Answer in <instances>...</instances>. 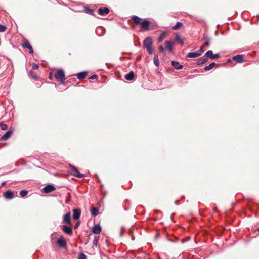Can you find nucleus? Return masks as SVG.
Wrapping results in <instances>:
<instances>
[{
  "label": "nucleus",
  "mask_w": 259,
  "mask_h": 259,
  "mask_svg": "<svg viewBox=\"0 0 259 259\" xmlns=\"http://www.w3.org/2000/svg\"><path fill=\"white\" fill-rule=\"evenodd\" d=\"M28 194V191H26V190H22L20 191V195L22 196V197H24L26 195H27Z\"/></svg>",
  "instance_id": "nucleus-32"
},
{
  "label": "nucleus",
  "mask_w": 259,
  "mask_h": 259,
  "mask_svg": "<svg viewBox=\"0 0 259 259\" xmlns=\"http://www.w3.org/2000/svg\"><path fill=\"white\" fill-rule=\"evenodd\" d=\"M73 218L75 220L78 219L81 215V211L78 209H73Z\"/></svg>",
  "instance_id": "nucleus-12"
},
{
  "label": "nucleus",
  "mask_w": 259,
  "mask_h": 259,
  "mask_svg": "<svg viewBox=\"0 0 259 259\" xmlns=\"http://www.w3.org/2000/svg\"><path fill=\"white\" fill-rule=\"evenodd\" d=\"M99 238L98 236H95L93 241V245L97 246Z\"/></svg>",
  "instance_id": "nucleus-33"
},
{
  "label": "nucleus",
  "mask_w": 259,
  "mask_h": 259,
  "mask_svg": "<svg viewBox=\"0 0 259 259\" xmlns=\"http://www.w3.org/2000/svg\"><path fill=\"white\" fill-rule=\"evenodd\" d=\"M165 35H166L165 32H163L161 34V35L158 37V42H162L163 40V39L165 37Z\"/></svg>",
  "instance_id": "nucleus-27"
},
{
  "label": "nucleus",
  "mask_w": 259,
  "mask_h": 259,
  "mask_svg": "<svg viewBox=\"0 0 259 259\" xmlns=\"http://www.w3.org/2000/svg\"><path fill=\"white\" fill-rule=\"evenodd\" d=\"M0 127L2 130H6L8 128V125L2 123H0Z\"/></svg>",
  "instance_id": "nucleus-34"
},
{
  "label": "nucleus",
  "mask_w": 259,
  "mask_h": 259,
  "mask_svg": "<svg viewBox=\"0 0 259 259\" xmlns=\"http://www.w3.org/2000/svg\"><path fill=\"white\" fill-rule=\"evenodd\" d=\"M109 9L107 7H100L98 9L99 14L101 15L107 14L109 13Z\"/></svg>",
  "instance_id": "nucleus-10"
},
{
  "label": "nucleus",
  "mask_w": 259,
  "mask_h": 259,
  "mask_svg": "<svg viewBox=\"0 0 259 259\" xmlns=\"http://www.w3.org/2000/svg\"><path fill=\"white\" fill-rule=\"evenodd\" d=\"M30 74L31 75V76L35 80H38V76H37V75L33 72L32 71H31L30 72Z\"/></svg>",
  "instance_id": "nucleus-31"
},
{
  "label": "nucleus",
  "mask_w": 259,
  "mask_h": 259,
  "mask_svg": "<svg viewBox=\"0 0 259 259\" xmlns=\"http://www.w3.org/2000/svg\"><path fill=\"white\" fill-rule=\"evenodd\" d=\"M216 65L215 63L212 62L209 64V66H206L204 67V70L206 71H208L212 69Z\"/></svg>",
  "instance_id": "nucleus-24"
},
{
  "label": "nucleus",
  "mask_w": 259,
  "mask_h": 259,
  "mask_svg": "<svg viewBox=\"0 0 259 259\" xmlns=\"http://www.w3.org/2000/svg\"><path fill=\"white\" fill-rule=\"evenodd\" d=\"M204 52L203 50V46L200 47V49L195 52H190L187 55V57L188 58H196L200 56Z\"/></svg>",
  "instance_id": "nucleus-4"
},
{
  "label": "nucleus",
  "mask_w": 259,
  "mask_h": 259,
  "mask_svg": "<svg viewBox=\"0 0 259 259\" xmlns=\"http://www.w3.org/2000/svg\"><path fill=\"white\" fill-rule=\"evenodd\" d=\"M258 231H259V228L258 229Z\"/></svg>",
  "instance_id": "nucleus-45"
},
{
  "label": "nucleus",
  "mask_w": 259,
  "mask_h": 259,
  "mask_svg": "<svg viewBox=\"0 0 259 259\" xmlns=\"http://www.w3.org/2000/svg\"><path fill=\"white\" fill-rule=\"evenodd\" d=\"M220 56L219 54H215L213 55L212 60L218 59V58H220Z\"/></svg>",
  "instance_id": "nucleus-40"
},
{
  "label": "nucleus",
  "mask_w": 259,
  "mask_h": 259,
  "mask_svg": "<svg viewBox=\"0 0 259 259\" xmlns=\"http://www.w3.org/2000/svg\"><path fill=\"white\" fill-rule=\"evenodd\" d=\"M65 79H60V80H58V81L60 82V83L61 84L65 85V82L64 81Z\"/></svg>",
  "instance_id": "nucleus-41"
},
{
  "label": "nucleus",
  "mask_w": 259,
  "mask_h": 259,
  "mask_svg": "<svg viewBox=\"0 0 259 259\" xmlns=\"http://www.w3.org/2000/svg\"><path fill=\"white\" fill-rule=\"evenodd\" d=\"M54 77L58 81L60 79H65L64 71L62 69L57 70L54 74Z\"/></svg>",
  "instance_id": "nucleus-5"
},
{
  "label": "nucleus",
  "mask_w": 259,
  "mask_h": 259,
  "mask_svg": "<svg viewBox=\"0 0 259 259\" xmlns=\"http://www.w3.org/2000/svg\"><path fill=\"white\" fill-rule=\"evenodd\" d=\"M175 41L179 42L181 44H183L184 43L183 39L181 38L180 36L177 34H176L175 35Z\"/></svg>",
  "instance_id": "nucleus-26"
},
{
  "label": "nucleus",
  "mask_w": 259,
  "mask_h": 259,
  "mask_svg": "<svg viewBox=\"0 0 259 259\" xmlns=\"http://www.w3.org/2000/svg\"><path fill=\"white\" fill-rule=\"evenodd\" d=\"M92 232L94 234H99L101 232V228L99 225H95L92 228Z\"/></svg>",
  "instance_id": "nucleus-14"
},
{
  "label": "nucleus",
  "mask_w": 259,
  "mask_h": 259,
  "mask_svg": "<svg viewBox=\"0 0 259 259\" xmlns=\"http://www.w3.org/2000/svg\"><path fill=\"white\" fill-rule=\"evenodd\" d=\"M57 244L60 247H65L66 246V241L64 238L61 237L58 239Z\"/></svg>",
  "instance_id": "nucleus-15"
},
{
  "label": "nucleus",
  "mask_w": 259,
  "mask_h": 259,
  "mask_svg": "<svg viewBox=\"0 0 259 259\" xmlns=\"http://www.w3.org/2000/svg\"><path fill=\"white\" fill-rule=\"evenodd\" d=\"M87 75V72H82L78 73L76 76L78 79L82 80L85 78L86 76Z\"/></svg>",
  "instance_id": "nucleus-20"
},
{
  "label": "nucleus",
  "mask_w": 259,
  "mask_h": 259,
  "mask_svg": "<svg viewBox=\"0 0 259 259\" xmlns=\"http://www.w3.org/2000/svg\"><path fill=\"white\" fill-rule=\"evenodd\" d=\"M4 197L7 199H12L14 196L13 192L11 190H8L4 194Z\"/></svg>",
  "instance_id": "nucleus-13"
},
{
  "label": "nucleus",
  "mask_w": 259,
  "mask_h": 259,
  "mask_svg": "<svg viewBox=\"0 0 259 259\" xmlns=\"http://www.w3.org/2000/svg\"><path fill=\"white\" fill-rule=\"evenodd\" d=\"M233 60L236 61L237 63H242L243 62V55H237L233 57Z\"/></svg>",
  "instance_id": "nucleus-16"
},
{
  "label": "nucleus",
  "mask_w": 259,
  "mask_h": 259,
  "mask_svg": "<svg viewBox=\"0 0 259 259\" xmlns=\"http://www.w3.org/2000/svg\"><path fill=\"white\" fill-rule=\"evenodd\" d=\"M7 27L3 25L0 24V32H3L6 31Z\"/></svg>",
  "instance_id": "nucleus-36"
},
{
  "label": "nucleus",
  "mask_w": 259,
  "mask_h": 259,
  "mask_svg": "<svg viewBox=\"0 0 259 259\" xmlns=\"http://www.w3.org/2000/svg\"><path fill=\"white\" fill-rule=\"evenodd\" d=\"M213 55L214 54H213L212 51L211 50L207 51L205 54V56L207 58H209L211 59H213Z\"/></svg>",
  "instance_id": "nucleus-23"
},
{
  "label": "nucleus",
  "mask_w": 259,
  "mask_h": 259,
  "mask_svg": "<svg viewBox=\"0 0 259 259\" xmlns=\"http://www.w3.org/2000/svg\"><path fill=\"white\" fill-rule=\"evenodd\" d=\"M85 12L88 14H90V15H94V11L92 9H90L89 8H87L86 7L85 8Z\"/></svg>",
  "instance_id": "nucleus-30"
},
{
  "label": "nucleus",
  "mask_w": 259,
  "mask_h": 259,
  "mask_svg": "<svg viewBox=\"0 0 259 259\" xmlns=\"http://www.w3.org/2000/svg\"><path fill=\"white\" fill-rule=\"evenodd\" d=\"M172 66L176 69L179 70L183 68V66L180 65L179 63L176 61L172 62Z\"/></svg>",
  "instance_id": "nucleus-21"
},
{
  "label": "nucleus",
  "mask_w": 259,
  "mask_h": 259,
  "mask_svg": "<svg viewBox=\"0 0 259 259\" xmlns=\"http://www.w3.org/2000/svg\"><path fill=\"white\" fill-rule=\"evenodd\" d=\"M78 259H87L86 255L83 253H80Z\"/></svg>",
  "instance_id": "nucleus-35"
},
{
  "label": "nucleus",
  "mask_w": 259,
  "mask_h": 259,
  "mask_svg": "<svg viewBox=\"0 0 259 259\" xmlns=\"http://www.w3.org/2000/svg\"><path fill=\"white\" fill-rule=\"evenodd\" d=\"M63 223L66 224H71V213L70 212L64 215Z\"/></svg>",
  "instance_id": "nucleus-9"
},
{
  "label": "nucleus",
  "mask_w": 259,
  "mask_h": 259,
  "mask_svg": "<svg viewBox=\"0 0 259 259\" xmlns=\"http://www.w3.org/2000/svg\"><path fill=\"white\" fill-rule=\"evenodd\" d=\"M134 78V73L133 71H131L130 73L125 75V78L127 80H133Z\"/></svg>",
  "instance_id": "nucleus-19"
},
{
  "label": "nucleus",
  "mask_w": 259,
  "mask_h": 259,
  "mask_svg": "<svg viewBox=\"0 0 259 259\" xmlns=\"http://www.w3.org/2000/svg\"><path fill=\"white\" fill-rule=\"evenodd\" d=\"M62 230L66 234L71 235L73 233L72 228L66 225H64L62 227Z\"/></svg>",
  "instance_id": "nucleus-11"
},
{
  "label": "nucleus",
  "mask_w": 259,
  "mask_h": 259,
  "mask_svg": "<svg viewBox=\"0 0 259 259\" xmlns=\"http://www.w3.org/2000/svg\"><path fill=\"white\" fill-rule=\"evenodd\" d=\"M22 46L24 48H27V49H28L29 50V53L30 54H33V48H32V46L31 45V44L27 40H26L24 43L22 44Z\"/></svg>",
  "instance_id": "nucleus-8"
},
{
  "label": "nucleus",
  "mask_w": 259,
  "mask_h": 259,
  "mask_svg": "<svg viewBox=\"0 0 259 259\" xmlns=\"http://www.w3.org/2000/svg\"><path fill=\"white\" fill-rule=\"evenodd\" d=\"M152 44V39L150 37H147L143 41V46L147 49L149 54H152L153 53Z\"/></svg>",
  "instance_id": "nucleus-2"
},
{
  "label": "nucleus",
  "mask_w": 259,
  "mask_h": 259,
  "mask_svg": "<svg viewBox=\"0 0 259 259\" xmlns=\"http://www.w3.org/2000/svg\"><path fill=\"white\" fill-rule=\"evenodd\" d=\"M203 40L205 41V42L204 44L203 47L206 46H208L210 44V38L207 36H204L203 38Z\"/></svg>",
  "instance_id": "nucleus-28"
},
{
  "label": "nucleus",
  "mask_w": 259,
  "mask_h": 259,
  "mask_svg": "<svg viewBox=\"0 0 259 259\" xmlns=\"http://www.w3.org/2000/svg\"><path fill=\"white\" fill-rule=\"evenodd\" d=\"M153 61H154V64L156 66H158L159 61V59H158V55L157 54H155V55Z\"/></svg>",
  "instance_id": "nucleus-29"
},
{
  "label": "nucleus",
  "mask_w": 259,
  "mask_h": 259,
  "mask_svg": "<svg viewBox=\"0 0 259 259\" xmlns=\"http://www.w3.org/2000/svg\"><path fill=\"white\" fill-rule=\"evenodd\" d=\"M39 68L38 65L36 64H33L32 66V69L34 70L38 69Z\"/></svg>",
  "instance_id": "nucleus-39"
},
{
  "label": "nucleus",
  "mask_w": 259,
  "mask_h": 259,
  "mask_svg": "<svg viewBox=\"0 0 259 259\" xmlns=\"http://www.w3.org/2000/svg\"><path fill=\"white\" fill-rule=\"evenodd\" d=\"M183 23L181 22H178L176 24L172 27V30H178L183 27Z\"/></svg>",
  "instance_id": "nucleus-25"
},
{
  "label": "nucleus",
  "mask_w": 259,
  "mask_h": 259,
  "mask_svg": "<svg viewBox=\"0 0 259 259\" xmlns=\"http://www.w3.org/2000/svg\"><path fill=\"white\" fill-rule=\"evenodd\" d=\"M55 189L56 188L53 185L49 184L43 188L42 191L45 193H49L54 191Z\"/></svg>",
  "instance_id": "nucleus-6"
},
{
  "label": "nucleus",
  "mask_w": 259,
  "mask_h": 259,
  "mask_svg": "<svg viewBox=\"0 0 259 259\" xmlns=\"http://www.w3.org/2000/svg\"><path fill=\"white\" fill-rule=\"evenodd\" d=\"M14 133V130H9L5 134H4L1 139L3 140H7L9 139Z\"/></svg>",
  "instance_id": "nucleus-7"
},
{
  "label": "nucleus",
  "mask_w": 259,
  "mask_h": 259,
  "mask_svg": "<svg viewBox=\"0 0 259 259\" xmlns=\"http://www.w3.org/2000/svg\"><path fill=\"white\" fill-rule=\"evenodd\" d=\"M80 221H77L76 224H75L74 226V228L75 229H76L78 228V227H79V225H80Z\"/></svg>",
  "instance_id": "nucleus-38"
},
{
  "label": "nucleus",
  "mask_w": 259,
  "mask_h": 259,
  "mask_svg": "<svg viewBox=\"0 0 259 259\" xmlns=\"http://www.w3.org/2000/svg\"><path fill=\"white\" fill-rule=\"evenodd\" d=\"M158 50H159V52H161V53L163 52L164 51V47L162 45H160L158 47Z\"/></svg>",
  "instance_id": "nucleus-37"
},
{
  "label": "nucleus",
  "mask_w": 259,
  "mask_h": 259,
  "mask_svg": "<svg viewBox=\"0 0 259 259\" xmlns=\"http://www.w3.org/2000/svg\"><path fill=\"white\" fill-rule=\"evenodd\" d=\"M208 59L206 57L201 58L197 62V65H201L208 61Z\"/></svg>",
  "instance_id": "nucleus-18"
},
{
  "label": "nucleus",
  "mask_w": 259,
  "mask_h": 259,
  "mask_svg": "<svg viewBox=\"0 0 259 259\" xmlns=\"http://www.w3.org/2000/svg\"><path fill=\"white\" fill-rule=\"evenodd\" d=\"M97 78H98V76H97V75H93L91 76L89 78V79H97Z\"/></svg>",
  "instance_id": "nucleus-42"
},
{
  "label": "nucleus",
  "mask_w": 259,
  "mask_h": 259,
  "mask_svg": "<svg viewBox=\"0 0 259 259\" xmlns=\"http://www.w3.org/2000/svg\"><path fill=\"white\" fill-rule=\"evenodd\" d=\"M91 212L93 216H97L99 214V208L92 207L91 210Z\"/></svg>",
  "instance_id": "nucleus-22"
},
{
  "label": "nucleus",
  "mask_w": 259,
  "mask_h": 259,
  "mask_svg": "<svg viewBox=\"0 0 259 259\" xmlns=\"http://www.w3.org/2000/svg\"><path fill=\"white\" fill-rule=\"evenodd\" d=\"M69 168L71 175L79 178L84 177V175L79 173L75 167L71 165H69Z\"/></svg>",
  "instance_id": "nucleus-3"
},
{
  "label": "nucleus",
  "mask_w": 259,
  "mask_h": 259,
  "mask_svg": "<svg viewBox=\"0 0 259 259\" xmlns=\"http://www.w3.org/2000/svg\"><path fill=\"white\" fill-rule=\"evenodd\" d=\"M134 25H140L141 28V31H146L150 30V22L149 21L144 19L142 21V19L137 16H133L131 17Z\"/></svg>",
  "instance_id": "nucleus-1"
},
{
  "label": "nucleus",
  "mask_w": 259,
  "mask_h": 259,
  "mask_svg": "<svg viewBox=\"0 0 259 259\" xmlns=\"http://www.w3.org/2000/svg\"><path fill=\"white\" fill-rule=\"evenodd\" d=\"M165 48L167 50H169V51L171 52L174 48H173V44L174 42L171 41H166L165 42Z\"/></svg>",
  "instance_id": "nucleus-17"
},
{
  "label": "nucleus",
  "mask_w": 259,
  "mask_h": 259,
  "mask_svg": "<svg viewBox=\"0 0 259 259\" xmlns=\"http://www.w3.org/2000/svg\"><path fill=\"white\" fill-rule=\"evenodd\" d=\"M53 77V73L52 72H50L49 74V78L50 79H52Z\"/></svg>",
  "instance_id": "nucleus-43"
},
{
  "label": "nucleus",
  "mask_w": 259,
  "mask_h": 259,
  "mask_svg": "<svg viewBox=\"0 0 259 259\" xmlns=\"http://www.w3.org/2000/svg\"><path fill=\"white\" fill-rule=\"evenodd\" d=\"M6 184V182H3L2 184V186H4Z\"/></svg>",
  "instance_id": "nucleus-44"
}]
</instances>
